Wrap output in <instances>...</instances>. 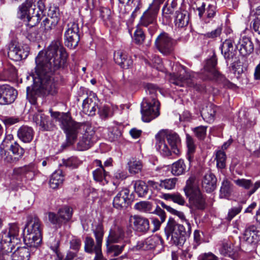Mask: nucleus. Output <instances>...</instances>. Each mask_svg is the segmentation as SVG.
I'll list each match as a JSON object with an SVG mask.
<instances>
[{
    "label": "nucleus",
    "instance_id": "nucleus-50",
    "mask_svg": "<svg viewBox=\"0 0 260 260\" xmlns=\"http://www.w3.org/2000/svg\"><path fill=\"white\" fill-rule=\"evenodd\" d=\"M226 154L222 150H218L216 153V165L218 168L223 169L225 167Z\"/></svg>",
    "mask_w": 260,
    "mask_h": 260
},
{
    "label": "nucleus",
    "instance_id": "nucleus-41",
    "mask_svg": "<svg viewBox=\"0 0 260 260\" xmlns=\"http://www.w3.org/2000/svg\"><path fill=\"white\" fill-rule=\"evenodd\" d=\"M233 191V185L227 179H224L222 182L220 190V197L222 198H229Z\"/></svg>",
    "mask_w": 260,
    "mask_h": 260
},
{
    "label": "nucleus",
    "instance_id": "nucleus-26",
    "mask_svg": "<svg viewBox=\"0 0 260 260\" xmlns=\"http://www.w3.org/2000/svg\"><path fill=\"white\" fill-rule=\"evenodd\" d=\"M95 162L99 168L92 172L94 180L102 185H105L108 182L107 178L109 176V172L104 169L101 160H96Z\"/></svg>",
    "mask_w": 260,
    "mask_h": 260
},
{
    "label": "nucleus",
    "instance_id": "nucleus-62",
    "mask_svg": "<svg viewBox=\"0 0 260 260\" xmlns=\"http://www.w3.org/2000/svg\"><path fill=\"white\" fill-rule=\"evenodd\" d=\"M99 113L103 118H106L110 116V108L107 105H104L99 109Z\"/></svg>",
    "mask_w": 260,
    "mask_h": 260
},
{
    "label": "nucleus",
    "instance_id": "nucleus-47",
    "mask_svg": "<svg viewBox=\"0 0 260 260\" xmlns=\"http://www.w3.org/2000/svg\"><path fill=\"white\" fill-rule=\"evenodd\" d=\"M100 17L105 24L108 25L112 21V12L110 9L105 7H101L99 9Z\"/></svg>",
    "mask_w": 260,
    "mask_h": 260
},
{
    "label": "nucleus",
    "instance_id": "nucleus-40",
    "mask_svg": "<svg viewBox=\"0 0 260 260\" xmlns=\"http://www.w3.org/2000/svg\"><path fill=\"white\" fill-rule=\"evenodd\" d=\"M17 76L16 69L13 66H8L5 68L3 72L0 74V80H11L16 78Z\"/></svg>",
    "mask_w": 260,
    "mask_h": 260
},
{
    "label": "nucleus",
    "instance_id": "nucleus-59",
    "mask_svg": "<svg viewBox=\"0 0 260 260\" xmlns=\"http://www.w3.org/2000/svg\"><path fill=\"white\" fill-rule=\"evenodd\" d=\"M10 150L14 154L17 155L19 157L21 156L24 152V149L16 142L14 143V144L11 145Z\"/></svg>",
    "mask_w": 260,
    "mask_h": 260
},
{
    "label": "nucleus",
    "instance_id": "nucleus-32",
    "mask_svg": "<svg viewBox=\"0 0 260 260\" xmlns=\"http://www.w3.org/2000/svg\"><path fill=\"white\" fill-rule=\"evenodd\" d=\"M217 179L211 172L207 173L204 176L202 185V187L207 192H211L214 190L216 187Z\"/></svg>",
    "mask_w": 260,
    "mask_h": 260
},
{
    "label": "nucleus",
    "instance_id": "nucleus-38",
    "mask_svg": "<svg viewBox=\"0 0 260 260\" xmlns=\"http://www.w3.org/2000/svg\"><path fill=\"white\" fill-rule=\"evenodd\" d=\"M64 181V176L62 171L58 170L51 175L49 184L51 188L56 189L61 186Z\"/></svg>",
    "mask_w": 260,
    "mask_h": 260
},
{
    "label": "nucleus",
    "instance_id": "nucleus-7",
    "mask_svg": "<svg viewBox=\"0 0 260 260\" xmlns=\"http://www.w3.org/2000/svg\"><path fill=\"white\" fill-rule=\"evenodd\" d=\"M194 76V75L187 71L185 67L180 66L178 69V73L172 75L170 82L179 86H193L197 90H204V86L194 84L193 79Z\"/></svg>",
    "mask_w": 260,
    "mask_h": 260
},
{
    "label": "nucleus",
    "instance_id": "nucleus-44",
    "mask_svg": "<svg viewBox=\"0 0 260 260\" xmlns=\"http://www.w3.org/2000/svg\"><path fill=\"white\" fill-rule=\"evenodd\" d=\"M186 166L183 159H179L172 166V173L175 175H180L185 173Z\"/></svg>",
    "mask_w": 260,
    "mask_h": 260
},
{
    "label": "nucleus",
    "instance_id": "nucleus-3",
    "mask_svg": "<svg viewBox=\"0 0 260 260\" xmlns=\"http://www.w3.org/2000/svg\"><path fill=\"white\" fill-rule=\"evenodd\" d=\"M156 148L164 156L172 154L178 156L180 153L181 139L179 135L173 132L161 131L155 136Z\"/></svg>",
    "mask_w": 260,
    "mask_h": 260
},
{
    "label": "nucleus",
    "instance_id": "nucleus-24",
    "mask_svg": "<svg viewBox=\"0 0 260 260\" xmlns=\"http://www.w3.org/2000/svg\"><path fill=\"white\" fill-rule=\"evenodd\" d=\"M244 239L248 244H256L260 241V230L254 225L248 227L245 231Z\"/></svg>",
    "mask_w": 260,
    "mask_h": 260
},
{
    "label": "nucleus",
    "instance_id": "nucleus-14",
    "mask_svg": "<svg viewBox=\"0 0 260 260\" xmlns=\"http://www.w3.org/2000/svg\"><path fill=\"white\" fill-rule=\"evenodd\" d=\"M17 91L13 87L5 84L0 86V104L8 105L14 102Z\"/></svg>",
    "mask_w": 260,
    "mask_h": 260
},
{
    "label": "nucleus",
    "instance_id": "nucleus-45",
    "mask_svg": "<svg viewBox=\"0 0 260 260\" xmlns=\"http://www.w3.org/2000/svg\"><path fill=\"white\" fill-rule=\"evenodd\" d=\"M128 166L129 172L133 174L140 173L143 166L141 160L134 159L128 162Z\"/></svg>",
    "mask_w": 260,
    "mask_h": 260
},
{
    "label": "nucleus",
    "instance_id": "nucleus-8",
    "mask_svg": "<svg viewBox=\"0 0 260 260\" xmlns=\"http://www.w3.org/2000/svg\"><path fill=\"white\" fill-rule=\"evenodd\" d=\"M184 190L185 194L187 196H189V203L192 207L199 210H203L205 208V200L199 189H193L191 186L188 184L187 182Z\"/></svg>",
    "mask_w": 260,
    "mask_h": 260
},
{
    "label": "nucleus",
    "instance_id": "nucleus-63",
    "mask_svg": "<svg viewBox=\"0 0 260 260\" xmlns=\"http://www.w3.org/2000/svg\"><path fill=\"white\" fill-rule=\"evenodd\" d=\"M172 201L180 205H183L185 203L184 198L178 192L173 193Z\"/></svg>",
    "mask_w": 260,
    "mask_h": 260
},
{
    "label": "nucleus",
    "instance_id": "nucleus-55",
    "mask_svg": "<svg viewBox=\"0 0 260 260\" xmlns=\"http://www.w3.org/2000/svg\"><path fill=\"white\" fill-rule=\"evenodd\" d=\"M124 247V245H122L121 246L118 245H108L107 252L109 253H113V255L114 256H117L120 253H121V252L123 250Z\"/></svg>",
    "mask_w": 260,
    "mask_h": 260
},
{
    "label": "nucleus",
    "instance_id": "nucleus-60",
    "mask_svg": "<svg viewBox=\"0 0 260 260\" xmlns=\"http://www.w3.org/2000/svg\"><path fill=\"white\" fill-rule=\"evenodd\" d=\"M2 121L6 126H10L19 122L20 119L15 117H6L2 119Z\"/></svg>",
    "mask_w": 260,
    "mask_h": 260
},
{
    "label": "nucleus",
    "instance_id": "nucleus-19",
    "mask_svg": "<svg viewBox=\"0 0 260 260\" xmlns=\"http://www.w3.org/2000/svg\"><path fill=\"white\" fill-rule=\"evenodd\" d=\"M162 243L161 238L158 236H153L147 238L144 241H139L136 248L137 250H149L154 249Z\"/></svg>",
    "mask_w": 260,
    "mask_h": 260
},
{
    "label": "nucleus",
    "instance_id": "nucleus-2",
    "mask_svg": "<svg viewBox=\"0 0 260 260\" xmlns=\"http://www.w3.org/2000/svg\"><path fill=\"white\" fill-rule=\"evenodd\" d=\"M51 115L60 122L61 128L66 134V146H72L84 131H87V124L73 121L67 113L50 111Z\"/></svg>",
    "mask_w": 260,
    "mask_h": 260
},
{
    "label": "nucleus",
    "instance_id": "nucleus-20",
    "mask_svg": "<svg viewBox=\"0 0 260 260\" xmlns=\"http://www.w3.org/2000/svg\"><path fill=\"white\" fill-rule=\"evenodd\" d=\"M3 238L5 241H8L14 246L17 245L20 242L19 237V228L15 223L11 224L8 231H5L2 232Z\"/></svg>",
    "mask_w": 260,
    "mask_h": 260
},
{
    "label": "nucleus",
    "instance_id": "nucleus-53",
    "mask_svg": "<svg viewBox=\"0 0 260 260\" xmlns=\"http://www.w3.org/2000/svg\"><path fill=\"white\" fill-rule=\"evenodd\" d=\"M135 208L141 212H153L152 211V206L150 203L148 202H140L137 203L135 205Z\"/></svg>",
    "mask_w": 260,
    "mask_h": 260
},
{
    "label": "nucleus",
    "instance_id": "nucleus-12",
    "mask_svg": "<svg viewBox=\"0 0 260 260\" xmlns=\"http://www.w3.org/2000/svg\"><path fill=\"white\" fill-rule=\"evenodd\" d=\"M155 45L159 52L165 55L170 54L174 49L173 40L165 32L160 34L157 37Z\"/></svg>",
    "mask_w": 260,
    "mask_h": 260
},
{
    "label": "nucleus",
    "instance_id": "nucleus-64",
    "mask_svg": "<svg viewBox=\"0 0 260 260\" xmlns=\"http://www.w3.org/2000/svg\"><path fill=\"white\" fill-rule=\"evenodd\" d=\"M199 260H216L217 257L212 253L208 252L199 255Z\"/></svg>",
    "mask_w": 260,
    "mask_h": 260
},
{
    "label": "nucleus",
    "instance_id": "nucleus-28",
    "mask_svg": "<svg viewBox=\"0 0 260 260\" xmlns=\"http://www.w3.org/2000/svg\"><path fill=\"white\" fill-rule=\"evenodd\" d=\"M174 24L178 28L187 26L189 21V14L184 10L176 11L175 14Z\"/></svg>",
    "mask_w": 260,
    "mask_h": 260
},
{
    "label": "nucleus",
    "instance_id": "nucleus-1",
    "mask_svg": "<svg viewBox=\"0 0 260 260\" xmlns=\"http://www.w3.org/2000/svg\"><path fill=\"white\" fill-rule=\"evenodd\" d=\"M67 53L58 42H54L44 52L40 51L36 57L35 73L32 74L34 90L54 95L61 81L60 72L67 66Z\"/></svg>",
    "mask_w": 260,
    "mask_h": 260
},
{
    "label": "nucleus",
    "instance_id": "nucleus-42",
    "mask_svg": "<svg viewBox=\"0 0 260 260\" xmlns=\"http://www.w3.org/2000/svg\"><path fill=\"white\" fill-rule=\"evenodd\" d=\"M135 192L140 197H145L148 193V188L146 184L143 181H136L134 184Z\"/></svg>",
    "mask_w": 260,
    "mask_h": 260
},
{
    "label": "nucleus",
    "instance_id": "nucleus-31",
    "mask_svg": "<svg viewBox=\"0 0 260 260\" xmlns=\"http://www.w3.org/2000/svg\"><path fill=\"white\" fill-rule=\"evenodd\" d=\"M158 11L153 8H149L143 13L140 19V24L145 27H147L149 25L152 24L154 25L156 21V17Z\"/></svg>",
    "mask_w": 260,
    "mask_h": 260
},
{
    "label": "nucleus",
    "instance_id": "nucleus-18",
    "mask_svg": "<svg viewBox=\"0 0 260 260\" xmlns=\"http://www.w3.org/2000/svg\"><path fill=\"white\" fill-rule=\"evenodd\" d=\"M216 64L217 59L215 57H212L207 60L204 67V71L206 74L205 79L218 80L220 79L221 80L223 78V77L216 69Z\"/></svg>",
    "mask_w": 260,
    "mask_h": 260
},
{
    "label": "nucleus",
    "instance_id": "nucleus-30",
    "mask_svg": "<svg viewBox=\"0 0 260 260\" xmlns=\"http://www.w3.org/2000/svg\"><path fill=\"white\" fill-rule=\"evenodd\" d=\"M34 10H35V5H34L33 0H26L19 7L18 17L25 21L32 14L31 11H34Z\"/></svg>",
    "mask_w": 260,
    "mask_h": 260
},
{
    "label": "nucleus",
    "instance_id": "nucleus-35",
    "mask_svg": "<svg viewBox=\"0 0 260 260\" xmlns=\"http://www.w3.org/2000/svg\"><path fill=\"white\" fill-rule=\"evenodd\" d=\"M30 256V249L26 247H17L11 254V260H29Z\"/></svg>",
    "mask_w": 260,
    "mask_h": 260
},
{
    "label": "nucleus",
    "instance_id": "nucleus-39",
    "mask_svg": "<svg viewBox=\"0 0 260 260\" xmlns=\"http://www.w3.org/2000/svg\"><path fill=\"white\" fill-rule=\"evenodd\" d=\"M124 237V232L121 227L115 226L110 231L107 242L110 243L119 242Z\"/></svg>",
    "mask_w": 260,
    "mask_h": 260
},
{
    "label": "nucleus",
    "instance_id": "nucleus-22",
    "mask_svg": "<svg viewBox=\"0 0 260 260\" xmlns=\"http://www.w3.org/2000/svg\"><path fill=\"white\" fill-rule=\"evenodd\" d=\"M129 191L127 188H123L119 191L113 201L114 207L117 209H122L127 207L129 203Z\"/></svg>",
    "mask_w": 260,
    "mask_h": 260
},
{
    "label": "nucleus",
    "instance_id": "nucleus-6",
    "mask_svg": "<svg viewBox=\"0 0 260 260\" xmlns=\"http://www.w3.org/2000/svg\"><path fill=\"white\" fill-rule=\"evenodd\" d=\"M27 233L24 237L25 244L30 247H36L42 241V229L40 219L36 216L30 217L26 224Z\"/></svg>",
    "mask_w": 260,
    "mask_h": 260
},
{
    "label": "nucleus",
    "instance_id": "nucleus-13",
    "mask_svg": "<svg viewBox=\"0 0 260 260\" xmlns=\"http://www.w3.org/2000/svg\"><path fill=\"white\" fill-rule=\"evenodd\" d=\"M33 120L40 127L41 131H52L56 128L54 119L40 112L34 114Z\"/></svg>",
    "mask_w": 260,
    "mask_h": 260
},
{
    "label": "nucleus",
    "instance_id": "nucleus-54",
    "mask_svg": "<svg viewBox=\"0 0 260 260\" xmlns=\"http://www.w3.org/2000/svg\"><path fill=\"white\" fill-rule=\"evenodd\" d=\"M85 251L89 253H92L94 252L95 246L93 239L89 237H87L85 240Z\"/></svg>",
    "mask_w": 260,
    "mask_h": 260
},
{
    "label": "nucleus",
    "instance_id": "nucleus-16",
    "mask_svg": "<svg viewBox=\"0 0 260 260\" xmlns=\"http://www.w3.org/2000/svg\"><path fill=\"white\" fill-rule=\"evenodd\" d=\"M129 224L134 230L139 232H146L149 229L148 219L139 215H132L129 217Z\"/></svg>",
    "mask_w": 260,
    "mask_h": 260
},
{
    "label": "nucleus",
    "instance_id": "nucleus-61",
    "mask_svg": "<svg viewBox=\"0 0 260 260\" xmlns=\"http://www.w3.org/2000/svg\"><path fill=\"white\" fill-rule=\"evenodd\" d=\"M53 240L54 244H52L50 246V248L56 255L57 258L55 260H62V255L58 250L59 242L58 240H56L55 239H53Z\"/></svg>",
    "mask_w": 260,
    "mask_h": 260
},
{
    "label": "nucleus",
    "instance_id": "nucleus-37",
    "mask_svg": "<svg viewBox=\"0 0 260 260\" xmlns=\"http://www.w3.org/2000/svg\"><path fill=\"white\" fill-rule=\"evenodd\" d=\"M220 48L221 53L226 59L232 58L234 56L233 41L231 39L225 40Z\"/></svg>",
    "mask_w": 260,
    "mask_h": 260
},
{
    "label": "nucleus",
    "instance_id": "nucleus-23",
    "mask_svg": "<svg viewBox=\"0 0 260 260\" xmlns=\"http://www.w3.org/2000/svg\"><path fill=\"white\" fill-rule=\"evenodd\" d=\"M98 99L94 94H90L87 97L82 103V111L88 116H93L98 108Z\"/></svg>",
    "mask_w": 260,
    "mask_h": 260
},
{
    "label": "nucleus",
    "instance_id": "nucleus-33",
    "mask_svg": "<svg viewBox=\"0 0 260 260\" xmlns=\"http://www.w3.org/2000/svg\"><path fill=\"white\" fill-rule=\"evenodd\" d=\"M34 134V131L31 127L25 125L20 126L17 131L18 138L24 143L30 142Z\"/></svg>",
    "mask_w": 260,
    "mask_h": 260
},
{
    "label": "nucleus",
    "instance_id": "nucleus-34",
    "mask_svg": "<svg viewBox=\"0 0 260 260\" xmlns=\"http://www.w3.org/2000/svg\"><path fill=\"white\" fill-rule=\"evenodd\" d=\"M234 182L239 186L246 189H250L248 192L249 196L253 194L259 188H260V180L256 181L252 184L251 180L246 179H238L234 180Z\"/></svg>",
    "mask_w": 260,
    "mask_h": 260
},
{
    "label": "nucleus",
    "instance_id": "nucleus-29",
    "mask_svg": "<svg viewBox=\"0 0 260 260\" xmlns=\"http://www.w3.org/2000/svg\"><path fill=\"white\" fill-rule=\"evenodd\" d=\"M114 59L123 69H128L133 64L131 57L121 51H117L114 53Z\"/></svg>",
    "mask_w": 260,
    "mask_h": 260
},
{
    "label": "nucleus",
    "instance_id": "nucleus-10",
    "mask_svg": "<svg viewBox=\"0 0 260 260\" xmlns=\"http://www.w3.org/2000/svg\"><path fill=\"white\" fill-rule=\"evenodd\" d=\"M87 131L81 134L77 144V149L84 151L90 148L96 141L95 132L91 126L87 125Z\"/></svg>",
    "mask_w": 260,
    "mask_h": 260
},
{
    "label": "nucleus",
    "instance_id": "nucleus-17",
    "mask_svg": "<svg viewBox=\"0 0 260 260\" xmlns=\"http://www.w3.org/2000/svg\"><path fill=\"white\" fill-rule=\"evenodd\" d=\"M35 176V168L32 166H24L13 170V177L19 181L31 180Z\"/></svg>",
    "mask_w": 260,
    "mask_h": 260
},
{
    "label": "nucleus",
    "instance_id": "nucleus-25",
    "mask_svg": "<svg viewBox=\"0 0 260 260\" xmlns=\"http://www.w3.org/2000/svg\"><path fill=\"white\" fill-rule=\"evenodd\" d=\"M236 48L243 56L250 54L254 49V46L250 38L244 36L239 41Z\"/></svg>",
    "mask_w": 260,
    "mask_h": 260
},
{
    "label": "nucleus",
    "instance_id": "nucleus-58",
    "mask_svg": "<svg viewBox=\"0 0 260 260\" xmlns=\"http://www.w3.org/2000/svg\"><path fill=\"white\" fill-rule=\"evenodd\" d=\"M242 209V207L241 205L230 209L226 217V219L228 221H231L236 215L241 211Z\"/></svg>",
    "mask_w": 260,
    "mask_h": 260
},
{
    "label": "nucleus",
    "instance_id": "nucleus-15",
    "mask_svg": "<svg viewBox=\"0 0 260 260\" xmlns=\"http://www.w3.org/2000/svg\"><path fill=\"white\" fill-rule=\"evenodd\" d=\"M93 232L96 239V245L94 249L95 256L94 260H107L103 256L101 250L104 235L103 225L101 223H98L95 226V228L93 229Z\"/></svg>",
    "mask_w": 260,
    "mask_h": 260
},
{
    "label": "nucleus",
    "instance_id": "nucleus-27",
    "mask_svg": "<svg viewBox=\"0 0 260 260\" xmlns=\"http://www.w3.org/2000/svg\"><path fill=\"white\" fill-rule=\"evenodd\" d=\"M8 55L11 59L19 61L22 58H25L27 56V53L24 52L16 44L12 43L9 45Z\"/></svg>",
    "mask_w": 260,
    "mask_h": 260
},
{
    "label": "nucleus",
    "instance_id": "nucleus-9",
    "mask_svg": "<svg viewBox=\"0 0 260 260\" xmlns=\"http://www.w3.org/2000/svg\"><path fill=\"white\" fill-rule=\"evenodd\" d=\"M73 209L69 206H65L59 209L57 214L49 212V220L53 224L60 226L62 223H66L72 218Z\"/></svg>",
    "mask_w": 260,
    "mask_h": 260
},
{
    "label": "nucleus",
    "instance_id": "nucleus-49",
    "mask_svg": "<svg viewBox=\"0 0 260 260\" xmlns=\"http://www.w3.org/2000/svg\"><path fill=\"white\" fill-rule=\"evenodd\" d=\"M40 16L41 15L39 12L38 11L35 12V10H34L32 14L25 20L26 25L31 27L36 25L41 19Z\"/></svg>",
    "mask_w": 260,
    "mask_h": 260
},
{
    "label": "nucleus",
    "instance_id": "nucleus-4",
    "mask_svg": "<svg viewBox=\"0 0 260 260\" xmlns=\"http://www.w3.org/2000/svg\"><path fill=\"white\" fill-rule=\"evenodd\" d=\"M157 88L152 84L147 85V92L151 96L143 100L141 104L142 119L144 122H150L159 115V103L156 100Z\"/></svg>",
    "mask_w": 260,
    "mask_h": 260
},
{
    "label": "nucleus",
    "instance_id": "nucleus-56",
    "mask_svg": "<svg viewBox=\"0 0 260 260\" xmlns=\"http://www.w3.org/2000/svg\"><path fill=\"white\" fill-rule=\"evenodd\" d=\"M207 127L200 126L194 128L193 132L196 136L200 140H203L206 134Z\"/></svg>",
    "mask_w": 260,
    "mask_h": 260
},
{
    "label": "nucleus",
    "instance_id": "nucleus-52",
    "mask_svg": "<svg viewBox=\"0 0 260 260\" xmlns=\"http://www.w3.org/2000/svg\"><path fill=\"white\" fill-rule=\"evenodd\" d=\"M177 180V179L176 178L166 179L164 180H161L159 183V186L166 189H172L175 188Z\"/></svg>",
    "mask_w": 260,
    "mask_h": 260
},
{
    "label": "nucleus",
    "instance_id": "nucleus-43",
    "mask_svg": "<svg viewBox=\"0 0 260 260\" xmlns=\"http://www.w3.org/2000/svg\"><path fill=\"white\" fill-rule=\"evenodd\" d=\"M219 251L223 255L233 257L235 253L233 245L231 242H225L222 244Z\"/></svg>",
    "mask_w": 260,
    "mask_h": 260
},
{
    "label": "nucleus",
    "instance_id": "nucleus-21",
    "mask_svg": "<svg viewBox=\"0 0 260 260\" xmlns=\"http://www.w3.org/2000/svg\"><path fill=\"white\" fill-rule=\"evenodd\" d=\"M205 3H203L201 6L197 9L198 16L205 22L208 23L212 19L216 14V7L214 4H209L207 7Z\"/></svg>",
    "mask_w": 260,
    "mask_h": 260
},
{
    "label": "nucleus",
    "instance_id": "nucleus-51",
    "mask_svg": "<svg viewBox=\"0 0 260 260\" xmlns=\"http://www.w3.org/2000/svg\"><path fill=\"white\" fill-rule=\"evenodd\" d=\"M186 144L188 148L187 158L190 161L192 158V154L195 151L196 146L192 138L188 134L186 135Z\"/></svg>",
    "mask_w": 260,
    "mask_h": 260
},
{
    "label": "nucleus",
    "instance_id": "nucleus-57",
    "mask_svg": "<svg viewBox=\"0 0 260 260\" xmlns=\"http://www.w3.org/2000/svg\"><path fill=\"white\" fill-rule=\"evenodd\" d=\"M134 40L137 44H142L145 39V35L143 31L137 28L134 32Z\"/></svg>",
    "mask_w": 260,
    "mask_h": 260
},
{
    "label": "nucleus",
    "instance_id": "nucleus-36",
    "mask_svg": "<svg viewBox=\"0 0 260 260\" xmlns=\"http://www.w3.org/2000/svg\"><path fill=\"white\" fill-rule=\"evenodd\" d=\"M216 108L212 104H208L205 107L202 108L201 114L204 120L210 123L214 121L216 113Z\"/></svg>",
    "mask_w": 260,
    "mask_h": 260
},
{
    "label": "nucleus",
    "instance_id": "nucleus-5",
    "mask_svg": "<svg viewBox=\"0 0 260 260\" xmlns=\"http://www.w3.org/2000/svg\"><path fill=\"white\" fill-rule=\"evenodd\" d=\"M188 231L185 227L177 223L174 220L170 219L165 228L166 235L168 239L170 236L173 244L178 246H182L190 234V226L187 225Z\"/></svg>",
    "mask_w": 260,
    "mask_h": 260
},
{
    "label": "nucleus",
    "instance_id": "nucleus-46",
    "mask_svg": "<svg viewBox=\"0 0 260 260\" xmlns=\"http://www.w3.org/2000/svg\"><path fill=\"white\" fill-rule=\"evenodd\" d=\"M15 248L12 244H4L3 247L0 248V260H9L11 258V253Z\"/></svg>",
    "mask_w": 260,
    "mask_h": 260
},
{
    "label": "nucleus",
    "instance_id": "nucleus-48",
    "mask_svg": "<svg viewBox=\"0 0 260 260\" xmlns=\"http://www.w3.org/2000/svg\"><path fill=\"white\" fill-rule=\"evenodd\" d=\"M63 165L66 167L74 169L78 168L82 163L77 157L72 156L67 159L62 160Z\"/></svg>",
    "mask_w": 260,
    "mask_h": 260
},
{
    "label": "nucleus",
    "instance_id": "nucleus-11",
    "mask_svg": "<svg viewBox=\"0 0 260 260\" xmlns=\"http://www.w3.org/2000/svg\"><path fill=\"white\" fill-rule=\"evenodd\" d=\"M79 26L76 22L68 23L67 29L64 33L65 45L69 48L77 46L79 41Z\"/></svg>",
    "mask_w": 260,
    "mask_h": 260
}]
</instances>
